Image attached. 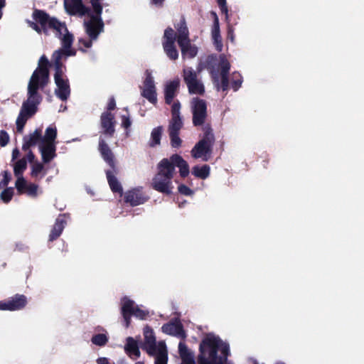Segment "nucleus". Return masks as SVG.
<instances>
[{
    "instance_id": "obj_9",
    "label": "nucleus",
    "mask_w": 364,
    "mask_h": 364,
    "mask_svg": "<svg viewBox=\"0 0 364 364\" xmlns=\"http://www.w3.org/2000/svg\"><path fill=\"white\" fill-rule=\"evenodd\" d=\"M191 103L193 124L195 127L202 126L208 117L206 101L196 97L192 99Z\"/></svg>"
},
{
    "instance_id": "obj_18",
    "label": "nucleus",
    "mask_w": 364,
    "mask_h": 364,
    "mask_svg": "<svg viewBox=\"0 0 364 364\" xmlns=\"http://www.w3.org/2000/svg\"><path fill=\"white\" fill-rule=\"evenodd\" d=\"M98 150L102 158L109 166L110 168H112L114 171L116 170V167L117 166L115 164L114 155L105 139L102 137L99 139Z\"/></svg>"
},
{
    "instance_id": "obj_32",
    "label": "nucleus",
    "mask_w": 364,
    "mask_h": 364,
    "mask_svg": "<svg viewBox=\"0 0 364 364\" xmlns=\"http://www.w3.org/2000/svg\"><path fill=\"white\" fill-rule=\"evenodd\" d=\"M178 353L183 364H196L193 355L183 342L178 344Z\"/></svg>"
},
{
    "instance_id": "obj_13",
    "label": "nucleus",
    "mask_w": 364,
    "mask_h": 364,
    "mask_svg": "<svg viewBox=\"0 0 364 364\" xmlns=\"http://www.w3.org/2000/svg\"><path fill=\"white\" fill-rule=\"evenodd\" d=\"M183 127L181 117H171L168 127V132L170 137L171 145L173 148H178L181 146L182 140L179 137L180 130Z\"/></svg>"
},
{
    "instance_id": "obj_61",
    "label": "nucleus",
    "mask_w": 364,
    "mask_h": 364,
    "mask_svg": "<svg viewBox=\"0 0 364 364\" xmlns=\"http://www.w3.org/2000/svg\"><path fill=\"white\" fill-rule=\"evenodd\" d=\"M53 64L55 69L65 68V66L63 65L62 61L53 62Z\"/></svg>"
},
{
    "instance_id": "obj_24",
    "label": "nucleus",
    "mask_w": 364,
    "mask_h": 364,
    "mask_svg": "<svg viewBox=\"0 0 364 364\" xmlns=\"http://www.w3.org/2000/svg\"><path fill=\"white\" fill-rule=\"evenodd\" d=\"M180 87V80L176 78L168 82L165 87L164 96L165 102L167 105H171L173 102L174 97L176 96Z\"/></svg>"
},
{
    "instance_id": "obj_46",
    "label": "nucleus",
    "mask_w": 364,
    "mask_h": 364,
    "mask_svg": "<svg viewBox=\"0 0 364 364\" xmlns=\"http://www.w3.org/2000/svg\"><path fill=\"white\" fill-rule=\"evenodd\" d=\"M28 118H30V117H27L26 115H24L21 112H19V114H18L16 122V130L18 132H21L23 131V127H24Z\"/></svg>"
},
{
    "instance_id": "obj_33",
    "label": "nucleus",
    "mask_w": 364,
    "mask_h": 364,
    "mask_svg": "<svg viewBox=\"0 0 364 364\" xmlns=\"http://www.w3.org/2000/svg\"><path fill=\"white\" fill-rule=\"evenodd\" d=\"M154 355L156 356L155 364H167L168 352L166 346L164 341L159 343L156 354Z\"/></svg>"
},
{
    "instance_id": "obj_39",
    "label": "nucleus",
    "mask_w": 364,
    "mask_h": 364,
    "mask_svg": "<svg viewBox=\"0 0 364 364\" xmlns=\"http://www.w3.org/2000/svg\"><path fill=\"white\" fill-rule=\"evenodd\" d=\"M190 94L203 95L205 93V87L198 80L187 85Z\"/></svg>"
},
{
    "instance_id": "obj_27",
    "label": "nucleus",
    "mask_w": 364,
    "mask_h": 364,
    "mask_svg": "<svg viewBox=\"0 0 364 364\" xmlns=\"http://www.w3.org/2000/svg\"><path fill=\"white\" fill-rule=\"evenodd\" d=\"M57 89L55 91L56 96L62 101H65L70 97V88L68 79L55 81Z\"/></svg>"
},
{
    "instance_id": "obj_37",
    "label": "nucleus",
    "mask_w": 364,
    "mask_h": 364,
    "mask_svg": "<svg viewBox=\"0 0 364 364\" xmlns=\"http://www.w3.org/2000/svg\"><path fill=\"white\" fill-rule=\"evenodd\" d=\"M162 132V126H159L152 129L151 133V139L149 142V145L150 147H155L161 144Z\"/></svg>"
},
{
    "instance_id": "obj_36",
    "label": "nucleus",
    "mask_w": 364,
    "mask_h": 364,
    "mask_svg": "<svg viewBox=\"0 0 364 364\" xmlns=\"http://www.w3.org/2000/svg\"><path fill=\"white\" fill-rule=\"evenodd\" d=\"M192 174L198 178L206 179L209 177L210 173V168L208 164L200 166H195L192 168Z\"/></svg>"
},
{
    "instance_id": "obj_6",
    "label": "nucleus",
    "mask_w": 364,
    "mask_h": 364,
    "mask_svg": "<svg viewBox=\"0 0 364 364\" xmlns=\"http://www.w3.org/2000/svg\"><path fill=\"white\" fill-rule=\"evenodd\" d=\"M40 86L28 83V99L22 104L20 112L27 117H33L38 111V106L41 103L42 97L38 94V90Z\"/></svg>"
},
{
    "instance_id": "obj_34",
    "label": "nucleus",
    "mask_w": 364,
    "mask_h": 364,
    "mask_svg": "<svg viewBox=\"0 0 364 364\" xmlns=\"http://www.w3.org/2000/svg\"><path fill=\"white\" fill-rule=\"evenodd\" d=\"M182 55L189 58H194L198 53V48L191 43L190 38L183 42L182 46H179Z\"/></svg>"
},
{
    "instance_id": "obj_12",
    "label": "nucleus",
    "mask_w": 364,
    "mask_h": 364,
    "mask_svg": "<svg viewBox=\"0 0 364 364\" xmlns=\"http://www.w3.org/2000/svg\"><path fill=\"white\" fill-rule=\"evenodd\" d=\"M27 304L28 300L25 295L16 294L7 300L0 301V311H19L24 309Z\"/></svg>"
},
{
    "instance_id": "obj_28",
    "label": "nucleus",
    "mask_w": 364,
    "mask_h": 364,
    "mask_svg": "<svg viewBox=\"0 0 364 364\" xmlns=\"http://www.w3.org/2000/svg\"><path fill=\"white\" fill-rule=\"evenodd\" d=\"M214 16L213 25L212 28V38L215 45L216 50L221 51L223 48L222 38L220 36L219 20L216 13H212Z\"/></svg>"
},
{
    "instance_id": "obj_16",
    "label": "nucleus",
    "mask_w": 364,
    "mask_h": 364,
    "mask_svg": "<svg viewBox=\"0 0 364 364\" xmlns=\"http://www.w3.org/2000/svg\"><path fill=\"white\" fill-rule=\"evenodd\" d=\"M114 115L109 112H104L100 117V125L102 134L108 137H112L115 132Z\"/></svg>"
},
{
    "instance_id": "obj_47",
    "label": "nucleus",
    "mask_w": 364,
    "mask_h": 364,
    "mask_svg": "<svg viewBox=\"0 0 364 364\" xmlns=\"http://www.w3.org/2000/svg\"><path fill=\"white\" fill-rule=\"evenodd\" d=\"M43 168H44V166H43V164L38 162V161L33 163L31 166V176L33 178L38 177L39 173H41L43 171Z\"/></svg>"
},
{
    "instance_id": "obj_54",
    "label": "nucleus",
    "mask_w": 364,
    "mask_h": 364,
    "mask_svg": "<svg viewBox=\"0 0 364 364\" xmlns=\"http://www.w3.org/2000/svg\"><path fill=\"white\" fill-rule=\"evenodd\" d=\"M65 55L64 50L63 48L58 49L53 52L52 58L53 62L61 61L63 56Z\"/></svg>"
},
{
    "instance_id": "obj_42",
    "label": "nucleus",
    "mask_w": 364,
    "mask_h": 364,
    "mask_svg": "<svg viewBox=\"0 0 364 364\" xmlns=\"http://www.w3.org/2000/svg\"><path fill=\"white\" fill-rule=\"evenodd\" d=\"M242 83V77L238 72L232 74L231 87L234 91H237Z\"/></svg>"
},
{
    "instance_id": "obj_55",
    "label": "nucleus",
    "mask_w": 364,
    "mask_h": 364,
    "mask_svg": "<svg viewBox=\"0 0 364 364\" xmlns=\"http://www.w3.org/2000/svg\"><path fill=\"white\" fill-rule=\"evenodd\" d=\"M122 126L125 129H128L131 125L132 122L129 116L122 115Z\"/></svg>"
},
{
    "instance_id": "obj_17",
    "label": "nucleus",
    "mask_w": 364,
    "mask_h": 364,
    "mask_svg": "<svg viewBox=\"0 0 364 364\" xmlns=\"http://www.w3.org/2000/svg\"><path fill=\"white\" fill-rule=\"evenodd\" d=\"M149 197L142 192V188H135L128 191L124 196V202L132 206H136L147 201Z\"/></svg>"
},
{
    "instance_id": "obj_53",
    "label": "nucleus",
    "mask_w": 364,
    "mask_h": 364,
    "mask_svg": "<svg viewBox=\"0 0 364 364\" xmlns=\"http://www.w3.org/2000/svg\"><path fill=\"white\" fill-rule=\"evenodd\" d=\"M178 192L184 196H191L193 193V191L187 186L181 184L178 187Z\"/></svg>"
},
{
    "instance_id": "obj_60",
    "label": "nucleus",
    "mask_w": 364,
    "mask_h": 364,
    "mask_svg": "<svg viewBox=\"0 0 364 364\" xmlns=\"http://www.w3.org/2000/svg\"><path fill=\"white\" fill-rule=\"evenodd\" d=\"M26 158H27V160L30 162V163H35L34 162V159H35V155L31 151H29L26 155Z\"/></svg>"
},
{
    "instance_id": "obj_7",
    "label": "nucleus",
    "mask_w": 364,
    "mask_h": 364,
    "mask_svg": "<svg viewBox=\"0 0 364 364\" xmlns=\"http://www.w3.org/2000/svg\"><path fill=\"white\" fill-rule=\"evenodd\" d=\"M121 314L126 328H128L131 323L132 316L141 320L146 319L149 316V312L147 311L141 309L138 306H135L134 301L127 296H124L122 299Z\"/></svg>"
},
{
    "instance_id": "obj_52",
    "label": "nucleus",
    "mask_w": 364,
    "mask_h": 364,
    "mask_svg": "<svg viewBox=\"0 0 364 364\" xmlns=\"http://www.w3.org/2000/svg\"><path fill=\"white\" fill-rule=\"evenodd\" d=\"M9 136L5 130L0 131V146L4 147L8 144Z\"/></svg>"
},
{
    "instance_id": "obj_31",
    "label": "nucleus",
    "mask_w": 364,
    "mask_h": 364,
    "mask_svg": "<svg viewBox=\"0 0 364 364\" xmlns=\"http://www.w3.org/2000/svg\"><path fill=\"white\" fill-rule=\"evenodd\" d=\"M55 143H45L41 147L42 159L44 163H49L55 156Z\"/></svg>"
},
{
    "instance_id": "obj_21",
    "label": "nucleus",
    "mask_w": 364,
    "mask_h": 364,
    "mask_svg": "<svg viewBox=\"0 0 364 364\" xmlns=\"http://www.w3.org/2000/svg\"><path fill=\"white\" fill-rule=\"evenodd\" d=\"M176 30V41L178 46H182L183 42L189 39V31L184 16H182L178 23H174Z\"/></svg>"
},
{
    "instance_id": "obj_50",
    "label": "nucleus",
    "mask_w": 364,
    "mask_h": 364,
    "mask_svg": "<svg viewBox=\"0 0 364 364\" xmlns=\"http://www.w3.org/2000/svg\"><path fill=\"white\" fill-rule=\"evenodd\" d=\"M181 104L178 101L173 103L171 107V117L179 118L180 116Z\"/></svg>"
},
{
    "instance_id": "obj_20",
    "label": "nucleus",
    "mask_w": 364,
    "mask_h": 364,
    "mask_svg": "<svg viewBox=\"0 0 364 364\" xmlns=\"http://www.w3.org/2000/svg\"><path fill=\"white\" fill-rule=\"evenodd\" d=\"M162 331L168 335L177 336L182 339L186 337L183 326L180 321H171L165 323L161 327Z\"/></svg>"
},
{
    "instance_id": "obj_11",
    "label": "nucleus",
    "mask_w": 364,
    "mask_h": 364,
    "mask_svg": "<svg viewBox=\"0 0 364 364\" xmlns=\"http://www.w3.org/2000/svg\"><path fill=\"white\" fill-rule=\"evenodd\" d=\"M206 68L208 70L213 82L215 85L217 90L221 89L223 92H227L229 89V77L228 76H221V83H219V77L218 72L215 70V57L210 55L206 60Z\"/></svg>"
},
{
    "instance_id": "obj_43",
    "label": "nucleus",
    "mask_w": 364,
    "mask_h": 364,
    "mask_svg": "<svg viewBox=\"0 0 364 364\" xmlns=\"http://www.w3.org/2000/svg\"><path fill=\"white\" fill-rule=\"evenodd\" d=\"M91 341L96 346H104L108 342V337L104 333H97L92 337Z\"/></svg>"
},
{
    "instance_id": "obj_40",
    "label": "nucleus",
    "mask_w": 364,
    "mask_h": 364,
    "mask_svg": "<svg viewBox=\"0 0 364 364\" xmlns=\"http://www.w3.org/2000/svg\"><path fill=\"white\" fill-rule=\"evenodd\" d=\"M57 136V129L55 127H48L46 129V134L42 141L44 143H55Z\"/></svg>"
},
{
    "instance_id": "obj_14",
    "label": "nucleus",
    "mask_w": 364,
    "mask_h": 364,
    "mask_svg": "<svg viewBox=\"0 0 364 364\" xmlns=\"http://www.w3.org/2000/svg\"><path fill=\"white\" fill-rule=\"evenodd\" d=\"M144 342L141 346V348L146 351V353L153 356L156 354L158 346L156 345V337L153 329L146 326L144 328Z\"/></svg>"
},
{
    "instance_id": "obj_48",
    "label": "nucleus",
    "mask_w": 364,
    "mask_h": 364,
    "mask_svg": "<svg viewBox=\"0 0 364 364\" xmlns=\"http://www.w3.org/2000/svg\"><path fill=\"white\" fill-rule=\"evenodd\" d=\"M101 1L102 0H90V3L92 6V13H96L97 14H102L103 6L102 5Z\"/></svg>"
},
{
    "instance_id": "obj_15",
    "label": "nucleus",
    "mask_w": 364,
    "mask_h": 364,
    "mask_svg": "<svg viewBox=\"0 0 364 364\" xmlns=\"http://www.w3.org/2000/svg\"><path fill=\"white\" fill-rule=\"evenodd\" d=\"M15 187L19 195L26 194L31 198L38 196V186L36 183H28L23 177H18L15 183Z\"/></svg>"
},
{
    "instance_id": "obj_56",
    "label": "nucleus",
    "mask_w": 364,
    "mask_h": 364,
    "mask_svg": "<svg viewBox=\"0 0 364 364\" xmlns=\"http://www.w3.org/2000/svg\"><path fill=\"white\" fill-rule=\"evenodd\" d=\"M11 179V176L10 173L8 171H4L3 172V179L1 181L4 186H7L9 183L10 182Z\"/></svg>"
},
{
    "instance_id": "obj_29",
    "label": "nucleus",
    "mask_w": 364,
    "mask_h": 364,
    "mask_svg": "<svg viewBox=\"0 0 364 364\" xmlns=\"http://www.w3.org/2000/svg\"><path fill=\"white\" fill-rule=\"evenodd\" d=\"M126 353L133 360H136L140 356V350L137 342L132 338L128 337L124 346Z\"/></svg>"
},
{
    "instance_id": "obj_51",
    "label": "nucleus",
    "mask_w": 364,
    "mask_h": 364,
    "mask_svg": "<svg viewBox=\"0 0 364 364\" xmlns=\"http://www.w3.org/2000/svg\"><path fill=\"white\" fill-rule=\"evenodd\" d=\"M217 3L223 14L225 15V18H228V9L226 0H217Z\"/></svg>"
},
{
    "instance_id": "obj_1",
    "label": "nucleus",
    "mask_w": 364,
    "mask_h": 364,
    "mask_svg": "<svg viewBox=\"0 0 364 364\" xmlns=\"http://www.w3.org/2000/svg\"><path fill=\"white\" fill-rule=\"evenodd\" d=\"M229 355L228 343L218 337H206L200 343L198 364H225Z\"/></svg>"
},
{
    "instance_id": "obj_62",
    "label": "nucleus",
    "mask_w": 364,
    "mask_h": 364,
    "mask_svg": "<svg viewBox=\"0 0 364 364\" xmlns=\"http://www.w3.org/2000/svg\"><path fill=\"white\" fill-rule=\"evenodd\" d=\"M97 364H109L107 358H100L97 360Z\"/></svg>"
},
{
    "instance_id": "obj_59",
    "label": "nucleus",
    "mask_w": 364,
    "mask_h": 364,
    "mask_svg": "<svg viewBox=\"0 0 364 364\" xmlns=\"http://www.w3.org/2000/svg\"><path fill=\"white\" fill-rule=\"evenodd\" d=\"M164 1L165 0H150V3L158 8L163 7Z\"/></svg>"
},
{
    "instance_id": "obj_23",
    "label": "nucleus",
    "mask_w": 364,
    "mask_h": 364,
    "mask_svg": "<svg viewBox=\"0 0 364 364\" xmlns=\"http://www.w3.org/2000/svg\"><path fill=\"white\" fill-rule=\"evenodd\" d=\"M117 173H118V168L117 167H116V170H114V171L112 168H110V169L106 171V176H107V182H108V184H109L112 191L114 193H119L120 195H122V193H123L122 186L115 176Z\"/></svg>"
},
{
    "instance_id": "obj_3",
    "label": "nucleus",
    "mask_w": 364,
    "mask_h": 364,
    "mask_svg": "<svg viewBox=\"0 0 364 364\" xmlns=\"http://www.w3.org/2000/svg\"><path fill=\"white\" fill-rule=\"evenodd\" d=\"M157 169L158 171L151 181V187L158 192L170 195L173 188L174 168L168 159L164 158L158 164Z\"/></svg>"
},
{
    "instance_id": "obj_58",
    "label": "nucleus",
    "mask_w": 364,
    "mask_h": 364,
    "mask_svg": "<svg viewBox=\"0 0 364 364\" xmlns=\"http://www.w3.org/2000/svg\"><path fill=\"white\" fill-rule=\"evenodd\" d=\"M115 108H116L115 100L113 97H112L109 100L106 112H111V111L114 110Z\"/></svg>"
},
{
    "instance_id": "obj_38",
    "label": "nucleus",
    "mask_w": 364,
    "mask_h": 364,
    "mask_svg": "<svg viewBox=\"0 0 364 364\" xmlns=\"http://www.w3.org/2000/svg\"><path fill=\"white\" fill-rule=\"evenodd\" d=\"M27 168V162L26 158H22L17 161L14 166V173L15 176L18 178V177H23V173L24 171Z\"/></svg>"
},
{
    "instance_id": "obj_49",
    "label": "nucleus",
    "mask_w": 364,
    "mask_h": 364,
    "mask_svg": "<svg viewBox=\"0 0 364 364\" xmlns=\"http://www.w3.org/2000/svg\"><path fill=\"white\" fill-rule=\"evenodd\" d=\"M92 41L91 38L90 39H85V38H80L78 42L80 46H82L84 48L80 47L79 50L83 53L86 52V50L85 48H90L92 46Z\"/></svg>"
},
{
    "instance_id": "obj_45",
    "label": "nucleus",
    "mask_w": 364,
    "mask_h": 364,
    "mask_svg": "<svg viewBox=\"0 0 364 364\" xmlns=\"http://www.w3.org/2000/svg\"><path fill=\"white\" fill-rule=\"evenodd\" d=\"M220 68V76H228L230 69L229 61L225 58H221L219 64Z\"/></svg>"
},
{
    "instance_id": "obj_4",
    "label": "nucleus",
    "mask_w": 364,
    "mask_h": 364,
    "mask_svg": "<svg viewBox=\"0 0 364 364\" xmlns=\"http://www.w3.org/2000/svg\"><path fill=\"white\" fill-rule=\"evenodd\" d=\"M203 130L202 139L196 144L191 152L194 159L202 158L203 161H207L213 153L215 139L210 125L205 126Z\"/></svg>"
},
{
    "instance_id": "obj_63",
    "label": "nucleus",
    "mask_w": 364,
    "mask_h": 364,
    "mask_svg": "<svg viewBox=\"0 0 364 364\" xmlns=\"http://www.w3.org/2000/svg\"><path fill=\"white\" fill-rule=\"evenodd\" d=\"M6 6V0H0V18H2V9Z\"/></svg>"
},
{
    "instance_id": "obj_26",
    "label": "nucleus",
    "mask_w": 364,
    "mask_h": 364,
    "mask_svg": "<svg viewBox=\"0 0 364 364\" xmlns=\"http://www.w3.org/2000/svg\"><path fill=\"white\" fill-rule=\"evenodd\" d=\"M65 224L66 220H65L64 216L63 215H60L56 218L55 224L53 225V228L51 229L49 234V242H53L60 236L65 228Z\"/></svg>"
},
{
    "instance_id": "obj_57",
    "label": "nucleus",
    "mask_w": 364,
    "mask_h": 364,
    "mask_svg": "<svg viewBox=\"0 0 364 364\" xmlns=\"http://www.w3.org/2000/svg\"><path fill=\"white\" fill-rule=\"evenodd\" d=\"M63 74H64L63 68L55 69L54 80L58 81V80H63Z\"/></svg>"
},
{
    "instance_id": "obj_35",
    "label": "nucleus",
    "mask_w": 364,
    "mask_h": 364,
    "mask_svg": "<svg viewBox=\"0 0 364 364\" xmlns=\"http://www.w3.org/2000/svg\"><path fill=\"white\" fill-rule=\"evenodd\" d=\"M73 40L74 37L73 34H67L63 39V42L61 43L65 56H75L76 55V51L71 49Z\"/></svg>"
},
{
    "instance_id": "obj_22",
    "label": "nucleus",
    "mask_w": 364,
    "mask_h": 364,
    "mask_svg": "<svg viewBox=\"0 0 364 364\" xmlns=\"http://www.w3.org/2000/svg\"><path fill=\"white\" fill-rule=\"evenodd\" d=\"M50 26V33H53L55 37L60 39L61 43L65 35L72 34L69 32L65 23L60 21L56 17H55Z\"/></svg>"
},
{
    "instance_id": "obj_30",
    "label": "nucleus",
    "mask_w": 364,
    "mask_h": 364,
    "mask_svg": "<svg viewBox=\"0 0 364 364\" xmlns=\"http://www.w3.org/2000/svg\"><path fill=\"white\" fill-rule=\"evenodd\" d=\"M41 140H42L41 131L40 129H36L33 133L23 137L22 149L26 151L31 146L36 145Z\"/></svg>"
},
{
    "instance_id": "obj_5",
    "label": "nucleus",
    "mask_w": 364,
    "mask_h": 364,
    "mask_svg": "<svg viewBox=\"0 0 364 364\" xmlns=\"http://www.w3.org/2000/svg\"><path fill=\"white\" fill-rule=\"evenodd\" d=\"M33 21H28V26L38 34L46 36L50 35V25L55 18L46 11L34 9L32 14Z\"/></svg>"
},
{
    "instance_id": "obj_2",
    "label": "nucleus",
    "mask_w": 364,
    "mask_h": 364,
    "mask_svg": "<svg viewBox=\"0 0 364 364\" xmlns=\"http://www.w3.org/2000/svg\"><path fill=\"white\" fill-rule=\"evenodd\" d=\"M64 6L68 14L80 16L87 15L90 19L84 22L85 32L91 40H97L104 31L105 23L102 14L91 12V8L85 6L82 0H65Z\"/></svg>"
},
{
    "instance_id": "obj_64",
    "label": "nucleus",
    "mask_w": 364,
    "mask_h": 364,
    "mask_svg": "<svg viewBox=\"0 0 364 364\" xmlns=\"http://www.w3.org/2000/svg\"><path fill=\"white\" fill-rule=\"evenodd\" d=\"M19 155V151L17 148L14 149L12 151V159H16Z\"/></svg>"
},
{
    "instance_id": "obj_25",
    "label": "nucleus",
    "mask_w": 364,
    "mask_h": 364,
    "mask_svg": "<svg viewBox=\"0 0 364 364\" xmlns=\"http://www.w3.org/2000/svg\"><path fill=\"white\" fill-rule=\"evenodd\" d=\"M170 163L175 168L176 166L179 168L180 176L182 178L188 176L189 174V166L186 161H185L182 156L177 154H174L168 159Z\"/></svg>"
},
{
    "instance_id": "obj_8",
    "label": "nucleus",
    "mask_w": 364,
    "mask_h": 364,
    "mask_svg": "<svg viewBox=\"0 0 364 364\" xmlns=\"http://www.w3.org/2000/svg\"><path fill=\"white\" fill-rule=\"evenodd\" d=\"M50 63L45 55H43L39 60L38 68L33 73L29 83H32L43 88L49 82Z\"/></svg>"
},
{
    "instance_id": "obj_44",
    "label": "nucleus",
    "mask_w": 364,
    "mask_h": 364,
    "mask_svg": "<svg viewBox=\"0 0 364 364\" xmlns=\"http://www.w3.org/2000/svg\"><path fill=\"white\" fill-rule=\"evenodd\" d=\"M14 193V188L12 187L6 188L1 193L0 198L4 203H8L11 200Z\"/></svg>"
},
{
    "instance_id": "obj_10",
    "label": "nucleus",
    "mask_w": 364,
    "mask_h": 364,
    "mask_svg": "<svg viewBox=\"0 0 364 364\" xmlns=\"http://www.w3.org/2000/svg\"><path fill=\"white\" fill-rule=\"evenodd\" d=\"M175 31L171 27L168 26L164 31L162 46L165 53L172 60H176L178 58V51L175 46Z\"/></svg>"
},
{
    "instance_id": "obj_19",
    "label": "nucleus",
    "mask_w": 364,
    "mask_h": 364,
    "mask_svg": "<svg viewBox=\"0 0 364 364\" xmlns=\"http://www.w3.org/2000/svg\"><path fill=\"white\" fill-rule=\"evenodd\" d=\"M144 88L142 91V96L147 99L151 103L156 104L157 102L156 87L154 79L150 73H148L144 82Z\"/></svg>"
},
{
    "instance_id": "obj_41",
    "label": "nucleus",
    "mask_w": 364,
    "mask_h": 364,
    "mask_svg": "<svg viewBox=\"0 0 364 364\" xmlns=\"http://www.w3.org/2000/svg\"><path fill=\"white\" fill-rule=\"evenodd\" d=\"M183 80L188 85L198 80L196 73L191 68L183 70Z\"/></svg>"
}]
</instances>
